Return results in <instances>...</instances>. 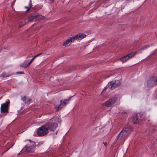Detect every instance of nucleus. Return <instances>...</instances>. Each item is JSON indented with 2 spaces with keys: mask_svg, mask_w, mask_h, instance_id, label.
<instances>
[{
  "mask_svg": "<svg viewBox=\"0 0 157 157\" xmlns=\"http://www.w3.org/2000/svg\"><path fill=\"white\" fill-rule=\"evenodd\" d=\"M29 140L30 141L31 144L29 146H27L28 151L29 152H32L34 151V149L36 147V143L30 139Z\"/></svg>",
  "mask_w": 157,
  "mask_h": 157,
  "instance_id": "nucleus-9",
  "label": "nucleus"
},
{
  "mask_svg": "<svg viewBox=\"0 0 157 157\" xmlns=\"http://www.w3.org/2000/svg\"><path fill=\"white\" fill-rule=\"evenodd\" d=\"M37 17H38V16H30L29 17L28 19V21L30 22L35 21H36V18Z\"/></svg>",
  "mask_w": 157,
  "mask_h": 157,
  "instance_id": "nucleus-16",
  "label": "nucleus"
},
{
  "mask_svg": "<svg viewBox=\"0 0 157 157\" xmlns=\"http://www.w3.org/2000/svg\"><path fill=\"white\" fill-rule=\"evenodd\" d=\"M57 131L56 132V134H57Z\"/></svg>",
  "mask_w": 157,
  "mask_h": 157,
  "instance_id": "nucleus-31",
  "label": "nucleus"
},
{
  "mask_svg": "<svg viewBox=\"0 0 157 157\" xmlns=\"http://www.w3.org/2000/svg\"><path fill=\"white\" fill-rule=\"evenodd\" d=\"M6 151H5L4 152H6Z\"/></svg>",
  "mask_w": 157,
  "mask_h": 157,
  "instance_id": "nucleus-34",
  "label": "nucleus"
},
{
  "mask_svg": "<svg viewBox=\"0 0 157 157\" xmlns=\"http://www.w3.org/2000/svg\"><path fill=\"white\" fill-rule=\"evenodd\" d=\"M149 47V45H145L142 47L140 49L141 50H144Z\"/></svg>",
  "mask_w": 157,
  "mask_h": 157,
  "instance_id": "nucleus-18",
  "label": "nucleus"
},
{
  "mask_svg": "<svg viewBox=\"0 0 157 157\" xmlns=\"http://www.w3.org/2000/svg\"><path fill=\"white\" fill-rule=\"evenodd\" d=\"M48 131L54 132L58 127V124L53 119H50L45 124Z\"/></svg>",
  "mask_w": 157,
  "mask_h": 157,
  "instance_id": "nucleus-1",
  "label": "nucleus"
},
{
  "mask_svg": "<svg viewBox=\"0 0 157 157\" xmlns=\"http://www.w3.org/2000/svg\"><path fill=\"white\" fill-rule=\"evenodd\" d=\"M21 100L24 101L26 104H29L32 101L31 99L26 97L25 96H24L22 98Z\"/></svg>",
  "mask_w": 157,
  "mask_h": 157,
  "instance_id": "nucleus-15",
  "label": "nucleus"
},
{
  "mask_svg": "<svg viewBox=\"0 0 157 157\" xmlns=\"http://www.w3.org/2000/svg\"><path fill=\"white\" fill-rule=\"evenodd\" d=\"M143 116L141 113H138L133 116L132 117V121L134 124H137L139 123V120Z\"/></svg>",
  "mask_w": 157,
  "mask_h": 157,
  "instance_id": "nucleus-8",
  "label": "nucleus"
},
{
  "mask_svg": "<svg viewBox=\"0 0 157 157\" xmlns=\"http://www.w3.org/2000/svg\"><path fill=\"white\" fill-rule=\"evenodd\" d=\"M74 41L72 37L69 38L68 39L64 41L63 44V46L67 47L69 46L70 44Z\"/></svg>",
  "mask_w": 157,
  "mask_h": 157,
  "instance_id": "nucleus-11",
  "label": "nucleus"
},
{
  "mask_svg": "<svg viewBox=\"0 0 157 157\" xmlns=\"http://www.w3.org/2000/svg\"><path fill=\"white\" fill-rule=\"evenodd\" d=\"M104 144L105 145V144Z\"/></svg>",
  "mask_w": 157,
  "mask_h": 157,
  "instance_id": "nucleus-32",
  "label": "nucleus"
},
{
  "mask_svg": "<svg viewBox=\"0 0 157 157\" xmlns=\"http://www.w3.org/2000/svg\"><path fill=\"white\" fill-rule=\"evenodd\" d=\"M122 134H123V131H121L117 136V139H119L120 136L121 137L123 136L124 137V135H122Z\"/></svg>",
  "mask_w": 157,
  "mask_h": 157,
  "instance_id": "nucleus-19",
  "label": "nucleus"
},
{
  "mask_svg": "<svg viewBox=\"0 0 157 157\" xmlns=\"http://www.w3.org/2000/svg\"><path fill=\"white\" fill-rule=\"evenodd\" d=\"M148 58H150V57H148Z\"/></svg>",
  "mask_w": 157,
  "mask_h": 157,
  "instance_id": "nucleus-33",
  "label": "nucleus"
},
{
  "mask_svg": "<svg viewBox=\"0 0 157 157\" xmlns=\"http://www.w3.org/2000/svg\"><path fill=\"white\" fill-rule=\"evenodd\" d=\"M10 103V100H8V101H6L5 103L1 105V112L3 113L8 112L9 105Z\"/></svg>",
  "mask_w": 157,
  "mask_h": 157,
  "instance_id": "nucleus-6",
  "label": "nucleus"
},
{
  "mask_svg": "<svg viewBox=\"0 0 157 157\" xmlns=\"http://www.w3.org/2000/svg\"><path fill=\"white\" fill-rule=\"evenodd\" d=\"M156 54V51H152L151 53V54L150 56H154Z\"/></svg>",
  "mask_w": 157,
  "mask_h": 157,
  "instance_id": "nucleus-23",
  "label": "nucleus"
},
{
  "mask_svg": "<svg viewBox=\"0 0 157 157\" xmlns=\"http://www.w3.org/2000/svg\"><path fill=\"white\" fill-rule=\"evenodd\" d=\"M71 98V97H70L67 99L61 100L60 101V104L59 105L55 104V108L57 109V111H58L59 109L63 108L67 104H68Z\"/></svg>",
  "mask_w": 157,
  "mask_h": 157,
  "instance_id": "nucleus-2",
  "label": "nucleus"
},
{
  "mask_svg": "<svg viewBox=\"0 0 157 157\" xmlns=\"http://www.w3.org/2000/svg\"><path fill=\"white\" fill-rule=\"evenodd\" d=\"M121 85V82L119 80H115L114 82L111 81L108 84V87L111 89H113L116 87L119 86Z\"/></svg>",
  "mask_w": 157,
  "mask_h": 157,
  "instance_id": "nucleus-4",
  "label": "nucleus"
},
{
  "mask_svg": "<svg viewBox=\"0 0 157 157\" xmlns=\"http://www.w3.org/2000/svg\"><path fill=\"white\" fill-rule=\"evenodd\" d=\"M51 0L52 2L53 3L54 1L55 0Z\"/></svg>",
  "mask_w": 157,
  "mask_h": 157,
  "instance_id": "nucleus-30",
  "label": "nucleus"
},
{
  "mask_svg": "<svg viewBox=\"0 0 157 157\" xmlns=\"http://www.w3.org/2000/svg\"><path fill=\"white\" fill-rule=\"evenodd\" d=\"M33 60L31 59L29 62L28 61V60H26L22 64L20 65L19 66L23 68H26L31 64Z\"/></svg>",
  "mask_w": 157,
  "mask_h": 157,
  "instance_id": "nucleus-13",
  "label": "nucleus"
},
{
  "mask_svg": "<svg viewBox=\"0 0 157 157\" xmlns=\"http://www.w3.org/2000/svg\"><path fill=\"white\" fill-rule=\"evenodd\" d=\"M25 7L26 8H27V10L26 11V12H28V11L30 9V8H29V7H27V6H26Z\"/></svg>",
  "mask_w": 157,
  "mask_h": 157,
  "instance_id": "nucleus-26",
  "label": "nucleus"
},
{
  "mask_svg": "<svg viewBox=\"0 0 157 157\" xmlns=\"http://www.w3.org/2000/svg\"><path fill=\"white\" fill-rule=\"evenodd\" d=\"M48 132V131L45 124L39 128L37 131V133L39 136H42L46 135Z\"/></svg>",
  "mask_w": 157,
  "mask_h": 157,
  "instance_id": "nucleus-3",
  "label": "nucleus"
},
{
  "mask_svg": "<svg viewBox=\"0 0 157 157\" xmlns=\"http://www.w3.org/2000/svg\"><path fill=\"white\" fill-rule=\"evenodd\" d=\"M19 74H24V73L23 71H19L16 72V74L18 75Z\"/></svg>",
  "mask_w": 157,
  "mask_h": 157,
  "instance_id": "nucleus-25",
  "label": "nucleus"
},
{
  "mask_svg": "<svg viewBox=\"0 0 157 157\" xmlns=\"http://www.w3.org/2000/svg\"><path fill=\"white\" fill-rule=\"evenodd\" d=\"M1 76L2 77H3L9 76V75L6 74V73L5 72H4L3 73H2V74L1 75Z\"/></svg>",
  "mask_w": 157,
  "mask_h": 157,
  "instance_id": "nucleus-20",
  "label": "nucleus"
},
{
  "mask_svg": "<svg viewBox=\"0 0 157 157\" xmlns=\"http://www.w3.org/2000/svg\"><path fill=\"white\" fill-rule=\"evenodd\" d=\"M42 54L40 53V54H38V55H36V56H34L33 57V56H32V57H32V59H34L35 58H36L38 56H39L41 55Z\"/></svg>",
  "mask_w": 157,
  "mask_h": 157,
  "instance_id": "nucleus-21",
  "label": "nucleus"
},
{
  "mask_svg": "<svg viewBox=\"0 0 157 157\" xmlns=\"http://www.w3.org/2000/svg\"><path fill=\"white\" fill-rule=\"evenodd\" d=\"M147 84L148 86H153L157 85V77L152 76L147 81Z\"/></svg>",
  "mask_w": 157,
  "mask_h": 157,
  "instance_id": "nucleus-7",
  "label": "nucleus"
},
{
  "mask_svg": "<svg viewBox=\"0 0 157 157\" xmlns=\"http://www.w3.org/2000/svg\"><path fill=\"white\" fill-rule=\"evenodd\" d=\"M155 129L154 130H153V131H152V132H155Z\"/></svg>",
  "mask_w": 157,
  "mask_h": 157,
  "instance_id": "nucleus-29",
  "label": "nucleus"
},
{
  "mask_svg": "<svg viewBox=\"0 0 157 157\" xmlns=\"http://www.w3.org/2000/svg\"><path fill=\"white\" fill-rule=\"evenodd\" d=\"M121 131H123L122 135H124V137H125L131 133L132 131V129L131 126L128 124L126 125Z\"/></svg>",
  "mask_w": 157,
  "mask_h": 157,
  "instance_id": "nucleus-5",
  "label": "nucleus"
},
{
  "mask_svg": "<svg viewBox=\"0 0 157 157\" xmlns=\"http://www.w3.org/2000/svg\"><path fill=\"white\" fill-rule=\"evenodd\" d=\"M120 61L122 62V63L125 62L128 59H119Z\"/></svg>",
  "mask_w": 157,
  "mask_h": 157,
  "instance_id": "nucleus-24",
  "label": "nucleus"
},
{
  "mask_svg": "<svg viewBox=\"0 0 157 157\" xmlns=\"http://www.w3.org/2000/svg\"><path fill=\"white\" fill-rule=\"evenodd\" d=\"M137 53V52H132L121 58V59H130L133 57V56Z\"/></svg>",
  "mask_w": 157,
  "mask_h": 157,
  "instance_id": "nucleus-14",
  "label": "nucleus"
},
{
  "mask_svg": "<svg viewBox=\"0 0 157 157\" xmlns=\"http://www.w3.org/2000/svg\"><path fill=\"white\" fill-rule=\"evenodd\" d=\"M86 36V35L85 34L79 33L76 35L73 36L72 37L75 40H81Z\"/></svg>",
  "mask_w": 157,
  "mask_h": 157,
  "instance_id": "nucleus-12",
  "label": "nucleus"
},
{
  "mask_svg": "<svg viewBox=\"0 0 157 157\" xmlns=\"http://www.w3.org/2000/svg\"><path fill=\"white\" fill-rule=\"evenodd\" d=\"M32 6V3L31 2V0H30L29 3V6H28L29 8H31V7Z\"/></svg>",
  "mask_w": 157,
  "mask_h": 157,
  "instance_id": "nucleus-22",
  "label": "nucleus"
},
{
  "mask_svg": "<svg viewBox=\"0 0 157 157\" xmlns=\"http://www.w3.org/2000/svg\"><path fill=\"white\" fill-rule=\"evenodd\" d=\"M15 2V0H13V2L12 3V4L13 5L14 4Z\"/></svg>",
  "mask_w": 157,
  "mask_h": 157,
  "instance_id": "nucleus-28",
  "label": "nucleus"
},
{
  "mask_svg": "<svg viewBox=\"0 0 157 157\" xmlns=\"http://www.w3.org/2000/svg\"><path fill=\"white\" fill-rule=\"evenodd\" d=\"M22 22V23H24V22L23 21V22ZM27 23V22H26V21H25V22H24V23H23V24L22 25H25Z\"/></svg>",
  "mask_w": 157,
  "mask_h": 157,
  "instance_id": "nucleus-27",
  "label": "nucleus"
},
{
  "mask_svg": "<svg viewBox=\"0 0 157 157\" xmlns=\"http://www.w3.org/2000/svg\"><path fill=\"white\" fill-rule=\"evenodd\" d=\"M116 100V98H112L109 99L107 101L105 102L104 105L108 107L112 105L115 102Z\"/></svg>",
  "mask_w": 157,
  "mask_h": 157,
  "instance_id": "nucleus-10",
  "label": "nucleus"
},
{
  "mask_svg": "<svg viewBox=\"0 0 157 157\" xmlns=\"http://www.w3.org/2000/svg\"><path fill=\"white\" fill-rule=\"evenodd\" d=\"M28 151L27 145H26L24 147L23 149L18 154V155L22 154L24 152Z\"/></svg>",
  "mask_w": 157,
  "mask_h": 157,
  "instance_id": "nucleus-17",
  "label": "nucleus"
}]
</instances>
